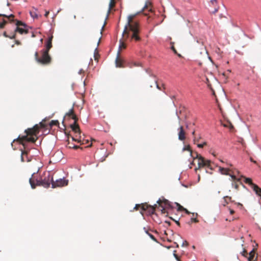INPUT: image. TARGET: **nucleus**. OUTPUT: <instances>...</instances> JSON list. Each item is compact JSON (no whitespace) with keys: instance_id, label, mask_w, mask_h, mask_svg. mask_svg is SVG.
<instances>
[{"instance_id":"19","label":"nucleus","mask_w":261,"mask_h":261,"mask_svg":"<svg viewBox=\"0 0 261 261\" xmlns=\"http://www.w3.org/2000/svg\"><path fill=\"white\" fill-rule=\"evenodd\" d=\"M253 190L255 192L256 194L260 197L261 198V188H259L257 185H253L251 187Z\"/></svg>"},{"instance_id":"18","label":"nucleus","mask_w":261,"mask_h":261,"mask_svg":"<svg viewBox=\"0 0 261 261\" xmlns=\"http://www.w3.org/2000/svg\"><path fill=\"white\" fill-rule=\"evenodd\" d=\"M143 229L144 231L146 232V233L147 234L153 241H154L155 242H158V241L155 238L154 236L150 232H152V231L151 229L146 227H144Z\"/></svg>"},{"instance_id":"16","label":"nucleus","mask_w":261,"mask_h":261,"mask_svg":"<svg viewBox=\"0 0 261 261\" xmlns=\"http://www.w3.org/2000/svg\"><path fill=\"white\" fill-rule=\"evenodd\" d=\"M120 52L118 51L117 57L115 60V64L117 67H123V61L120 58Z\"/></svg>"},{"instance_id":"10","label":"nucleus","mask_w":261,"mask_h":261,"mask_svg":"<svg viewBox=\"0 0 261 261\" xmlns=\"http://www.w3.org/2000/svg\"><path fill=\"white\" fill-rule=\"evenodd\" d=\"M219 171L222 174L229 175L231 176V175H235L236 173H239V171L237 169H233L228 168L220 167Z\"/></svg>"},{"instance_id":"25","label":"nucleus","mask_w":261,"mask_h":261,"mask_svg":"<svg viewBox=\"0 0 261 261\" xmlns=\"http://www.w3.org/2000/svg\"><path fill=\"white\" fill-rule=\"evenodd\" d=\"M116 2L115 1H111L109 3V9L107 13V17H108L109 14L110 13L111 10L112 8H113L115 6Z\"/></svg>"},{"instance_id":"40","label":"nucleus","mask_w":261,"mask_h":261,"mask_svg":"<svg viewBox=\"0 0 261 261\" xmlns=\"http://www.w3.org/2000/svg\"><path fill=\"white\" fill-rule=\"evenodd\" d=\"M217 2V0H211V3L212 4L214 5L215 3H216Z\"/></svg>"},{"instance_id":"57","label":"nucleus","mask_w":261,"mask_h":261,"mask_svg":"<svg viewBox=\"0 0 261 261\" xmlns=\"http://www.w3.org/2000/svg\"><path fill=\"white\" fill-rule=\"evenodd\" d=\"M192 248H193V249H195V246H192Z\"/></svg>"},{"instance_id":"48","label":"nucleus","mask_w":261,"mask_h":261,"mask_svg":"<svg viewBox=\"0 0 261 261\" xmlns=\"http://www.w3.org/2000/svg\"><path fill=\"white\" fill-rule=\"evenodd\" d=\"M184 211L186 212V213L189 214L190 213L186 208L184 210Z\"/></svg>"},{"instance_id":"23","label":"nucleus","mask_w":261,"mask_h":261,"mask_svg":"<svg viewBox=\"0 0 261 261\" xmlns=\"http://www.w3.org/2000/svg\"><path fill=\"white\" fill-rule=\"evenodd\" d=\"M30 14L32 18H38V15L37 13V9L33 8V9L30 11Z\"/></svg>"},{"instance_id":"32","label":"nucleus","mask_w":261,"mask_h":261,"mask_svg":"<svg viewBox=\"0 0 261 261\" xmlns=\"http://www.w3.org/2000/svg\"><path fill=\"white\" fill-rule=\"evenodd\" d=\"M130 67H132L133 66H141V64L138 62H133L131 63V64L129 65Z\"/></svg>"},{"instance_id":"14","label":"nucleus","mask_w":261,"mask_h":261,"mask_svg":"<svg viewBox=\"0 0 261 261\" xmlns=\"http://www.w3.org/2000/svg\"><path fill=\"white\" fill-rule=\"evenodd\" d=\"M158 203L160 206L163 207L162 212L165 213V207H167L170 206L169 202L167 200H161L159 199L158 201Z\"/></svg>"},{"instance_id":"30","label":"nucleus","mask_w":261,"mask_h":261,"mask_svg":"<svg viewBox=\"0 0 261 261\" xmlns=\"http://www.w3.org/2000/svg\"><path fill=\"white\" fill-rule=\"evenodd\" d=\"M3 35L5 37L9 38L12 39H15V37H16V34H15V33H14L12 35L10 36V35H7L6 32H4V33H3Z\"/></svg>"},{"instance_id":"46","label":"nucleus","mask_w":261,"mask_h":261,"mask_svg":"<svg viewBox=\"0 0 261 261\" xmlns=\"http://www.w3.org/2000/svg\"><path fill=\"white\" fill-rule=\"evenodd\" d=\"M174 256L175 257V258L177 259V260L179 259L178 256H177V255L176 254L174 253Z\"/></svg>"},{"instance_id":"56","label":"nucleus","mask_w":261,"mask_h":261,"mask_svg":"<svg viewBox=\"0 0 261 261\" xmlns=\"http://www.w3.org/2000/svg\"><path fill=\"white\" fill-rule=\"evenodd\" d=\"M69 145H74V144H73L72 143H71L70 142V144H69Z\"/></svg>"},{"instance_id":"13","label":"nucleus","mask_w":261,"mask_h":261,"mask_svg":"<svg viewBox=\"0 0 261 261\" xmlns=\"http://www.w3.org/2000/svg\"><path fill=\"white\" fill-rule=\"evenodd\" d=\"M178 139L180 141H184L186 139V132L182 126H180L178 128Z\"/></svg>"},{"instance_id":"62","label":"nucleus","mask_w":261,"mask_h":261,"mask_svg":"<svg viewBox=\"0 0 261 261\" xmlns=\"http://www.w3.org/2000/svg\"><path fill=\"white\" fill-rule=\"evenodd\" d=\"M177 261H181L179 259L178 260H177Z\"/></svg>"},{"instance_id":"37","label":"nucleus","mask_w":261,"mask_h":261,"mask_svg":"<svg viewBox=\"0 0 261 261\" xmlns=\"http://www.w3.org/2000/svg\"><path fill=\"white\" fill-rule=\"evenodd\" d=\"M81 144H88L89 143L88 140H83L82 142L80 143Z\"/></svg>"},{"instance_id":"45","label":"nucleus","mask_w":261,"mask_h":261,"mask_svg":"<svg viewBox=\"0 0 261 261\" xmlns=\"http://www.w3.org/2000/svg\"><path fill=\"white\" fill-rule=\"evenodd\" d=\"M154 84L156 85L158 89H160V88L159 87L158 84H157V82L156 81H154Z\"/></svg>"},{"instance_id":"58","label":"nucleus","mask_w":261,"mask_h":261,"mask_svg":"<svg viewBox=\"0 0 261 261\" xmlns=\"http://www.w3.org/2000/svg\"><path fill=\"white\" fill-rule=\"evenodd\" d=\"M223 125H224V126H225V127H227V125H226V124H224Z\"/></svg>"},{"instance_id":"43","label":"nucleus","mask_w":261,"mask_h":261,"mask_svg":"<svg viewBox=\"0 0 261 261\" xmlns=\"http://www.w3.org/2000/svg\"><path fill=\"white\" fill-rule=\"evenodd\" d=\"M184 209H185L184 207H183L182 206L179 205V208H178L179 210L184 211Z\"/></svg>"},{"instance_id":"47","label":"nucleus","mask_w":261,"mask_h":261,"mask_svg":"<svg viewBox=\"0 0 261 261\" xmlns=\"http://www.w3.org/2000/svg\"><path fill=\"white\" fill-rule=\"evenodd\" d=\"M234 213V211L230 209V214L232 215Z\"/></svg>"},{"instance_id":"52","label":"nucleus","mask_w":261,"mask_h":261,"mask_svg":"<svg viewBox=\"0 0 261 261\" xmlns=\"http://www.w3.org/2000/svg\"><path fill=\"white\" fill-rule=\"evenodd\" d=\"M226 73L225 72V73H223V75L224 76H226Z\"/></svg>"},{"instance_id":"61","label":"nucleus","mask_w":261,"mask_h":261,"mask_svg":"<svg viewBox=\"0 0 261 261\" xmlns=\"http://www.w3.org/2000/svg\"><path fill=\"white\" fill-rule=\"evenodd\" d=\"M14 46V45H12V47H13Z\"/></svg>"},{"instance_id":"6","label":"nucleus","mask_w":261,"mask_h":261,"mask_svg":"<svg viewBox=\"0 0 261 261\" xmlns=\"http://www.w3.org/2000/svg\"><path fill=\"white\" fill-rule=\"evenodd\" d=\"M196 156H195V160L198 159V168H195V170L199 169L202 167H207L212 169L211 166V161L208 160H205L203 157L199 154L197 152H195Z\"/></svg>"},{"instance_id":"5","label":"nucleus","mask_w":261,"mask_h":261,"mask_svg":"<svg viewBox=\"0 0 261 261\" xmlns=\"http://www.w3.org/2000/svg\"><path fill=\"white\" fill-rule=\"evenodd\" d=\"M35 57L36 61L42 65H48L51 63V58L47 51L42 50V56L39 57L38 52L35 54Z\"/></svg>"},{"instance_id":"36","label":"nucleus","mask_w":261,"mask_h":261,"mask_svg":"<svg viewBox=\"0 0 261 261\" xmlns=\"http://www.w3.org/2000/svg\"><path fill=\"white\" fill-rule=\"evenodd\" d=\"M141 205H142V204H136L134 208V210H135L136 211L138 210L140 207L141 208Z\"/></svg>"},{"instance_id":"24","label":"nucleus","mask_w":261,"mask_h":261,"mask_svg":"<svg viewBox=\"0 0 261 261\" xmlns=\"http://www.w3.org/2000/svg\"><path fill=\"white\" fill-rule=\"evenodd\" d=\"M66 142H67V144L66 145V147L69 148H73L74 149H77L78 148L82 149V148L80 146H77V145H69V144H70V141H69V136L68 137V139H67Z\"/></svg>"},{"instance_id":"60","label":"nucleus","mask_w":261,"mask_h":261,"mask_svg":"<svg viewBox=\"0 0 261 261\" xmlns=\"http://www.w3.org/2000/svg\"><path fill=\"white\" fill-rule=\"evenodd\" d=\"M105 24L102 26V29L104 28Z\"/></svg>"},{"instance_id":"54","label":"nucleus","mask_w":261,"mask_h":261,"mask_svg":"<svg viewBox=\"0 0 261 261\" xmlns=\"http://www.w3.org/2000/svg\"><path fill=\"white\" fill-rule=\"evenodd\" d=\"M238 204L239 205H240L241 206H243V205H242V204H241V203H239Z\"/></svg>"},{"instance_id":"2","label":"nucleus","mask_w":261,"mask_h":261,"mask_svg":"<svg viewBox=\"0 0 261 261\" xmlns=\"http://www.w3.org/2000/svg\"><path fill=\"white\" fill-rule=\"evenodd\" d=\"M46 125L43 122H40L39 125L36 124L33 127L28 128L25 130V135L20 137V136L17 139L18 141L23 146L25 145V142L35 143L38 138L37 135L39 133L40 128H44Z\"/></svg>"},{"instance_id":"44","label":"nucleus","mask_w":261,"mask_h":261,"mask_svg":"<svg viewBox=\"0 0 261 261\" xmlns=\"http://www.w3.org/2000/svg\"><path fill=\"white\" fill-rule=\"evenodd\" d=\"M250 160L251 162H252L255 164H257L256 162L255 161H254L252 158H250Z\"/></svg>"},{"instance_id":"50","label":"nucleus","mask_w":261,"mask_h":261,"mask_svg":"<svg viewBox=\"0 0 261 261\" xmlns=\"http://www.w3.org/2000/svg\"><path fill=\"white\" fill-rule=\"evenodd\" d=\"M92 146V143H91L90 144L88 145L87 147H91Z\"/></svg>"},{"instance_id":"41","label":"nucleus","mask_w":261,"mask_h":261,"mask_svg":"<svg viewBox=\"0 0 261 261\" xmlns=\"http://www.w3.org/2000/svg\"><path fill=\"white\" fill-rule=\"evenodd\" d=\"M15 43H16L17 45H20V44H21V42H20L19 40H16L15 41Z\"/></svg>"},{"instance_id":"28","label":"nucleus","mask_w":261,"mask_h":261,"mask_svg":"<svg viewBox=\"0 0 261 261\" xmlns=\"http://www.w3.org/2000/svg\"><path fill=\"white\" fill-rule=\"evenodd\" d=\"M255 255V252L254 249H253L250 253H249V256L248 257V260L249 261H253V258Z\"/></svg>"},{"instance_id":"17","label":"nucleus","mask_w":261,"mask_h":261,"mask_svg":"<svg viewBox=\"0 0 261 261\" xmlns=\"http://www.w3.org/2000/svg\"><path fill=\"white\" fill-rule=\"evenodd\" d=\"M53 36H50L48 40L47 41V43L45 45L46 48L45 49H43L44 51H47V52H49V49L52 47V40H53Z\"/></svg>"},{"instance_id":"34","label":"nucleus","mask_w":261,"mask_h":261,"mask_svg":"<svg viewBox=\"0 0 261 261\" xmlns=\"http://www.w3.org/2000/svg\"><path fill=\"white\" fill-rule=\"evenodd\" d=\"M201 139L200 137H199L198 138L194 137L193 139V141L194 144H198V143L199 142L200 139Z\"/></svg>"},{"instance_id":"9","label":"nucleus","mask_w":261,"mask_h":261,"mask_svg":"<svg viewBox=\"0 0 261 261\" xmlns=\"http://www.w3.org/2000/svg\"><path fill=\"white\" fill-rule=\"evenodd\" d=\"M141 210L142 211H146L148 215H151L154 213L155 207L145 203H142L141 205Z\"/></svg>"},{"instance_id":"21","label":"nucleus","mask_w":261,"mask_h":261,"mask_svg":"<svg viewBox=\"0 0 261 261\" xmlns=\"http://www.w3.org/2000/svg\"><path fill=\"white\" fill-rule=\"evenodd\" d=\"M182 151H188L190 152V155L192 156L194 160H195V156L194 155L191 147L189 145H185L182 148Z\"/></svg>"},{"instance_id":"31","label":"nucleus","mask_w":261,"mask_h":261,"mask_svg":"<svg viewBox=\"0 0 261 261\" xmlns=\"http://www.w3.org/2000/svg\"><path fill=\"white\" fill-rule=\"evenodd\" d=\"M59 125V122L58 120H51L49 123V125L50 127L53 126H58Z\"/></svg>"},{"instance_id":"20","label":"nucleus","mask_w":261,"mask_h":261,"mask_svg":"<svg viewBox=\"0 0 261 261\" xmlns=\"http://www.w3.org/2000/svg\"><path fill=\"white\" fill-rule=\"evenodd\" d=\"M146 10H147L149 12H152L151 3L149 1L146 2L145 6L142 9L143 12H145Z\"/></svg>"},{"instance_id":"7","label":"nucleus","mask_w":261,"mask_h":261,"mask_svg":"<svg viewBox=\"0 0 261 261\" xmlns=\"http://www.w3.org/2000/svg\"><path fill=\"white\" fill-rule=\"evenodd\" d=\"M14 18V15L13 14L7 15L0 13V29H4L9 21H13Z\"/></svg>"},{"instance_id":"22","label":"nucleus","mask_w":261,"mask_h":261,"mask_svg":"<svg viewBox=\"0 0 261 261\" xmlns=\"http://www.w3.org/2000/svg\"><path fill=\"white\" fill-rule=\"evenodd\" d=\"M198 216V214L197 213H193L192 217L191 218V220L188 222L189 224H191L192 222L198 223L199 222L197 217Z\"/></svg>"},{"instance_id":"1","label":"nucleus","mask_w":261,"mask_h":261,"mask_svg":"<svg viewBox=\"0 0 261 261\" xmlns=\"http://www.w3.org/2000/svg\"><path fill=\"white\" fill-rule=\"evenodd\" d=\"M134 17L135 15H130L128 16L127 23L125 26L122 38L119 40V52L120 50L126 48L125 41L128 38H130V40H135L136 41H140L141 39L139 36V24L137 21L134 20Z\"/></svg>"},{"instance_id":"59","label":"nucleus","mask_w":261,"mask_h":261,"mask_svg":"<svg viewBox=\"0 0 261 261\" xmlns=\"http://www.w3.org/2000/svg\"><path fill=\"white\" fill-rule=\"evenodd\" d=\"M176 247H178V245L176 244Z\"/></svg>"},{"instance_id":"8","label":"nucleus","mask_w":261,"mask_h":261,"mask_svg":"<svg viewBox=\"0 0 261 261\" xmlns=\"http://www.w3.org/2000/svg\"><path fill=\"white\" fill-rule=\"evenodd\" d=\"M16 27L15 30V32H18L20 34H22L23 33L24 34H28V30L25 29L27 25L21 22V21L17 20L16 23Z\"/></svg>"},{"instance_id":"51","label":"nucleus","mask_w":261,"mask_h":261,"mask_svg":"<svg viewBox=\"0 0 261 261\" xmlns=\"http://www.w3.org/2000/svg\"><path fill=\"white\" fill-rule=\"evenodd\" d=\"M195 130H194V131L192 132V135L194 136V135H195Z\"/></svg>"},{"instance_id":"42","label":"nucleus","mask_w":261,"mask_h":261,"mask_svg":"<svg viewBox=\"0 0 261 261\" xmlns=\"http://www.w3.org/2000/svg\"><path fill=\"white\" fill-rule=\"evenodd\" d=\"M49 13V12L48 11H46L45 13L44 14V16L47 17Z\"/></svg>"},{"instance_id":"15","label":"nucleus","mask_w":261,"mask_h":261,"mask_svg":"<svg viewBox=\"0 0 261 261\" xmlns=\"http://www.w3.org/2000/svg\"><path fill=\"white\" fill-rule=\"evenodd\" d=\"M28 153H29L28 150H24L23 151H22L21 156V160L22 162H29L31 161V159H30L28 156Z\"/></svg>"},{"instance_id":"33","label":"nucleus","mask_w":261,"mask_h":261,"mask_svg":"<svg viewBox=\"0 0 261 261\" xmlns=\"http://www.w3.org/2000/svg\"><path fill=\"white\" fill-rule=\"evenodd\" d=\"M171 49L173 51L174 54H176L178 57H181L180 54L177 53V50H176V49L175 48V47L173 45H172L171 46Z\"/></svg>"},{"instance_id":"53","label":"nucleus","mask_w":261,"mask_h":261,"mask_svg":"<svg viewBox=\"0 0 261 261\" xmlns=\"http://www.w3.org/2000/svg\"><path fill=\"white\" fill-rule=\"evenodd\" d=\"M165 223H168V225H170V223L169 222L165 221Z\"/></svg>"},{"instance_id":"55","label":"nucleus","mask_w":261,"mask_h":261,"mask_svg":"<svg viewBox=\"0 0 261 261\" xmlns=\"http://www.w3.org/2000/svg\"><path fill=\"white\" fill-rule=\"evenodd\" d=\"M227 72H231V70H227Z\"/></svg>"},{"instance_id":"27","label":"nucleus","mask_w":261,"mask_h":261,"mask_svg":"<svg viewBox=\"0 0 261 261\" xmlns=\"http://www.w3.org/2000/svg\"><path fill=\"white\" fill-rule=\"evenodd\" d=\"M223 205L225 206L231 201V197L228 196H226L223 197Z\"/></svg>"},{"instance_id":"39","label":"nucleus","mask_w":261,"mask_h":261,"mask_svg":"<svg viewBox=\"0 0 261 261\" xmlns=\"http://www.w3.org/2000/svg\"><path fill=\"white\" fill-rule=\"evenodd\" d=\"M242 255L244 256H246L247 254V251L244 249L243 252H242Z\"/></svg>"},{"instance_id":"11","label":"nucleus","mask_w":261,"mask_h":261,"mask_svg":"<svg viewBox=\"0 0 261 261\" xmlns=\"http://www.w3.org/2000/svg\"><path fill=\"white\" fill-rule=\"evenodd\" d=\"M68 185V180L64 179H57L56 181L52 180V188L63 187Z\"/></svg>"},{"instance_id":"35","label":"nucleus","mask_w":261,"mask_h":261,"mask_svg":"<svg viewBox=\"0 0 261 261\" xmlns=\"http://www.w3.org/2000/svg\"><path fill=\"white\" fill-rule=\"evenodd\" d=\"M197 147H199V148H202V147H203L204 146L206 145V142H204L202 144H197Z\"/></svg>"},{"instance_id":"49","label":"nucleus","mask_w":261,"mask_h":261,"mask_svg":"<svg viewBox=\"0 0 261 261\" xmlns=\"http://www.w3.org/2000/svg\"><path fill=\"white\" fill-rule=\"evenodd\" d=\"M175 221L176 223L178 226H179V225H180V223H179V222L178 221Z\"/></svg>"},{"instance_id":"38","label":"nucleus","mask_w":261,"mask_h":261,"mask_svg":"<svg viewBox=\"0 0 261 261\" xmlns=\"http://www.w3.org/2000/svg\"><path fill=\"white\" fill-rule=\"evenodd\" d=\"M188 245H189V243L187 241H184V242L182 243V247L188 246Z\"/></svg>"},{"instance_id":"26","label":"nucleus","mask_w":261,"mask_h":261,"mask_svg":"<svg viewBox=\"0 0 261 261\" xmlns=\"http://www.w3.org/2000/svg\"><path fill=\"white\" fill-rule=\"evenodd\" d=\"M77 133L80 135V136L79 138H75L74 137L70 136L69 135H67V137L69 136V138H71L72 139V141H75L77 143H81L82 142L81 136H80L81 133L80 134H79V133Z\"/></svg>"},{"instance_id":"29","label":"nucleus","mask_w":261,"mask_h":261,"mask_svg":"<svg viewBox=\"0 0 261 261\" xmlns=\"http://www.w3.org/2000/svg\"><path fill=\"white\" fill-rule=\"evenodd\" d=\"M244 182L246 184L249 185L251 187L253 186V185H255L252 182V179L250 178L245 177Z\"/></svg>"},{"instance_id":"3","label":"nucleus","mask_w":261,"mask_h":261,"mask_svg":"<svg viewBox=\"0 0 261 261\" xmlns=\"http://www.w3.org/2000/svg\"><path fill=\"white\" fill-rule=\"evenodd\" d=\"M53 177L49 172L44 173V178L38 179L36 178V173H33L32 177L30 178L29 182L33 189H35L37 186H42L45 188H48L50 183L52 184Z\"/></svg>"},{"instance_id":"12","label":"nucleus","mask_w":261,"mask_h":261,"mask_svg":"<svg viewBox=\"0 0 261 261\" xmlns=\"http://www.w3.org/2000/svg\"><path fill=\"white\" fill-rule=\"evenodd\" d=\"M231 180L232 181V186L235 189H238L240 185H242V183L240 181V179L238 178L235 175H231Z\"/></svg>"},{"instance_id":"4","label":"nucleus","mask_w":261,"mask_h":261,"mask_svg":"<svg viewBox=\"0 0 261 261\" xmlns=\"http://www.w3.org/2000/svg\"><path fill=\"white\" fill-rule=\"evenodd\" d=\"M64 118H71L74 120V122L73 124L70 125V127L72 130L75 133H79L80 134L81 130L79 127V124H77V121L79 120L76 115L74 114V109L72 107L69 111L66 113Z\"/></svg>"}]
</instances>
